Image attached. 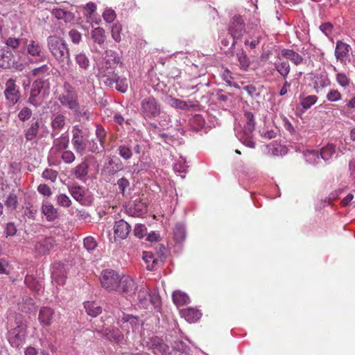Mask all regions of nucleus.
Here are the masks:
<instances>
[{"instance_id":"43","label":"nucleus","mask_w":355,"mask_h":355,"mask_svg":"<svg viewBox=\"0 0 355 355\" xmlns=\"http://www.w3.org/2000/svg\"><path fill=\"white\" fill-rule=\"evenodd\" d=\"M24 283L31 289L40 292L42 288V285L39 283L33 276L26 275L25 277Z\"/></svg>"},{"instance_id":"33","label":"nucleus","mask_w":355,"mask_h":355,"mask_svg":"<svg viewBox=\"0 0 355 355\" xmlns=\"http://www.w3.org/2000/svg\"><path fill=\"white\" fill-rule=\"evenodd\" d=\"M91 37L95 43L102 45L105 41V31L103 28H95L91 31Z\"/></svg>"},{"instance_id":"45","label":"nucleus","mask_w":355,"mask_h":355,"mask_svg":"<svg viewBox=\"0 0 355 355\" xmlns=\"http://www.w3.org/2000/svg\"><path fill=\"white\" fill-rule=\"evenodd\" d=\"M146 211V206L144 203H141L140 202L137 203H134L133 207H130L129 208V213L130 215L133 216H138L143 214H144Z\"/></svg>"},{"instance_id":"19","label":"nucleus","mask_w":355,"mask_h":355,"mask_svg":"<svg viewBox=\"0 0 355 355\" xmlns=\"http://www.w3.org/2000/svg\"><path fill=\"white\" fill-rule=\"evenodd\" d=\"M331 80L326 73L315 75L313 78V85L315 92L319 94L323 88L331 85Z\"/></svg>"},{"instance_id":"2","label":"nucleus","mask_w":355,"mask_h":355,"mask_svg":"<svg viewBox=\"0 0 355 355\" xmlns=\"http://www.w3.org/2000/svg\"><path fill=\"white\" fill-rule=\"evenodd\" d=\"M243 130L238 132V139L246 146L254 148L255 142L252 139V132L255 128V119L253 113L245 112L243 115Z\"/></svg>"},{"instance_id":"6","label":"nucleus","mask_w":355,"mask_h":355,"mask_svg":"<svg viewBox=\"0 0 355 355\" xmlns=\"http://www.w3.org/2000/svg\"><path fill=\"white\" fill-rule=\"evenodd\" d=\"M89 136V131L87 128H83L79 125H75L72 128V144L74 150L79 154L83 155L86 149V140Z\"/></svg>"},{"instance_id":"31","label":"nucleus","mask_w":355,"mask_h":355,"mask_svg":"<svg viewBox=\"0 0 355 355\" xmlns=\"http://www.w3.org/2000/svg\"><path fill=\"white\" fill-rule=\"evenodd\" d=\"M74 59L80 70L87 71L89 69L90 67V61L85 53L83 52L78 53L75 54Z\"/></svg>"},{"instance_id":"24","label":"nucleus","mask_w":355,"mask_h":355,"mask_svg":"<svg viewBox=\"0 0 355 355\" xmlns=\"http://www.w3.org/2000/svg\"><path fill=\"white\" fill-rule=\"evenodd\" d=\"M41 211L48 221H53L58 218L57 209H55L51 203L47 201H43Z\"/></svg>"},{"instance_id":"1","label":"nucleus","mask_w":355,"mask_h":355,"mask_svg":"<svg viewBox=\"0 0 355 355\" xmlns=\"http://www.w3.org/2000/svg\"><path fill=\"white\" fill-rule=\"evenodd\" d=\"M46 44L51 55L61 67L70 65L71 60L69 49L63 38L57 35H50L46 39Z\"/></svg>"},{"instance_id":"3","label":"nucleus","mask_w":355,"mask_h":355,"mask_svg":"<svg viewBox=\"0 0 355 355\" xmlns=\"http://www.w3.org/2000/svg\"><path fill=\"white\" fill-rule=\"evenodd\" d=\"M161 110L160 103L153 96H147L141 101L139 112L146 119H152L159 116Z\"/></svg>"},{"instance_id":"20","label":"nucleus","mask_w":355,"mask_h":355,"mask_svg":"<svg viewBox=\"0 0 355 355\" xmlns=\"http://www.w3.org/2000/svg\"><path fill=\"white\" fill-rule=\"evenodd\" d=\"M131 230V226L124 220L116 221L114 226V237L121 239H125Z\"/></svg>"},{"instance_id":"30","label":"nucleus","mask_w":355,"mask_h":355,"mask_svg":"<svg viewBox=\"0 0 355 355\" xmlns=\"http://www.w3.org/2000/svg\"><path fill=\"white\" fill-rule=\"evenodd\" d=\"M282 55L286 60H291L295 65L300 64L303 62L302 56L291 49H283Z\"/></svg>"},{"instance_id":"5","label":"nucleus","mask_w":355,"mask_h":355,"mask_svg":"<svg viewBox=\"0 0 355 355\" xmlns=\"http://www.w3.org/2000/svg\"><path fill=\"white\" fill-rule=\"evenodd\" d=\"M60 103L70 110L78 108L79 104L78 94L75 89L68 83L63 85V92L57 97Z\"/></svg>"},{"instance_id":"60","label":"nucleus","mask_w":355,"mask_h":355,"mask_svg":"<svg viewBox=\"0 0 355 355\" xmlns=\"http://www.w3.org/2000/svg\"><path fill=\"white\" fill-rule=\"evenodd\" d=\"M57 202L59 205L64 207H69L71 204L70 198L67 195L63 193H61L57 196Z\"/></svg>"},{"instance_id":"23","label":"nucleus","mask_w":355,"mask_h":355,"mask_svg":"<svg viewBox=\"0 0 355 355\" xmlns=\"http://www.w3.org/2000/svg\"><path fill=\"white\" fill-rule=\"evenodd\" d=\"M52 278L58 284H62L66 277V270L62 263H55L52 267Z\"/></svg>"},{"instance_id":"25","label":"nucleus","mask_w":355,"mask_h":355,"mask_svg":"<svg viewBox=\"0 0 355 355\" xmlns=\"http://www.w3.org/2000/svg\"><path fill=\"white\" fill-rule=\"evenodd\" d=\"M40 122L38 119H33L28 125V128L24 131V137L26 140L31 141L34 139L39 131Z\"/></svg>"},{"instance_id":"8","label":"nucleus","mask_w":355,"mask_h":355,"mask_svg":"<svg viewBox=\"0 0 355 355\" xmlns=\"http://www.w3.org/2000/svg\"><path fill=\"white\" fill-rule=\"evenodd\" d=\"M10 329L7 336L8 340L12 347L18 348L24 344L26 335V326L21 322Z\"/></svg>"},{"instance_id":"15","label":"nucleus","mask_w":355,"mask_h":355,"mask_svg":"<svg viewBox=\"0 0 355 355\" xmlns=\"http://www.w3.org/2000/svg\"><path fill=\"white\" fill-rule=\"evenodd\" d=\"M147 347L155 355H168L169 347L159 337L154 336L149 339L147 342Z\"/></svg>"},{"instance_id":"29","label":"nucleus","mask_w":355,"mask_h":355,"mask_svg":"<svg viewBox=\"0 0 355 355\" xmlns=\"http://www.w3.org/2000/svg\"><path fill=\"white\" fill-rule=\"evenodd\" d=\"M274 64L277 72L284 78H287L291 71L288 62L287 60H283L279 58Z\"/></svg>"},{"instance_id":"32","label":"nucleus","mask_w":355,"mask_h":355,"mask_svg":"<svg viewBox=\"0 0 355 355\" xmlns=\"http://www.w3.org/2000/svg\"><path fill=\"white\" fill-rule=\"evenodd\" d=\"M99 76L104 78L103 82L107 86L112 87L114 85H116L118 76L116 73L110 71L100 70Z\"/></svg>"},{"instance_id":"40","label":"nucleus","mask_w":355,"mask_h":355,"mask_svg":"<svg viewBox=\"0 0 355 355\" xmlns=\"http://www.w3.org/2000/svg\"><path fill=\"white\" fill-rule=\"evenodd\" d=\"M318 101V97L315 95L300 96V105L305 110L309 109Z\"/></svg>"},{"instance_id":"52","label":"nucleus","mask_w":355,"mask_h":355,"mask_svg":"<svg viewBox=\"0 0 355 355\" xmlns=\"http://www.w3.org/2000/svg\"><path fill=\"white\" fill-rule=\"evenodd\" d=\"M305 156L306 161L313 164H319L321 159L319 152L315 150L307 151Z\"/></svg>"},{"instance_id":"57","label":"nucleus","mask_w":355,"mask_h":355,"mask_svg":"<svg viewBox=\"0 0 355 355\" xmlns=\"http://www.w3.org/2000/svg\"><path fill=\"white\" fill-rule=\"evenodd\" d=\"M58 177V172L51 168H46L42 173V178L45 180L55 182Z\"/></svg>"},{"instance_id":"26","label":"nucleus","mask_w":355,"mask_h":355,"mask_svg":"<svg viewBox=\"0 0 355 355\" xmlns=\"http://www.w3.org/2000/svg\"><path fill=\"white\" fill-rule=\"evenodd\" d=\"M181 315L190 323L197 322L201 317V312L194 308H187L180 311Z\"/></svg>"},{"instance_id":"21","label":"nucleus","mask_w":355,"mask_h":355,"mask_svg":"<svg viewBox=\"0 0 355 355\" xmlns=\"http://www.w3.org/2000/svg\"><path fill=\"white\" fill-rule=\"evenodd\" d=\"M69 143V138L63 135L55 138L53 142V146L51 148V153L52 155H56L62 153L68 148Z\"/></svg>"},{"instance_id":"50","label":"nucleus","mask_w":355,"mask_h":355,"mask_svg":"<svg viewBox=\"0 0 355 355\" xmlns=\"http://www.w3.org/2000/svg\"><path fill=\"white\" fill-rule=\"evenodd\" d=\"M326 99L331 103H335L342 99V94L337 89H331L326 94Z\"/></svg>"},{"instance_id":"62","label":"nucleus","mask_w":355,"mask_h":355,"mask_svg":"<svg viewBox=\"0 0 355 355\" xmlns=\"http://www.w3.org/2000/svg\"><path fill=\"white\" fill-rule=\"evenodd\" d=\"M5 204L8 208L11 209H15L17 205V198L16 195L14 193H10L8 196Z\"/></svg>"},{"instance_id":"18","label":"nucleus","mask_w":355,"mask_h":355,"mask_svg":"<svg viewBox=\"0 0 355 355\" xmlns=\"http://www.w3.org/2000/svg\"><path fill=\"white\" fill-rule=\"evenodd\" d=\"M55 245V241L53 238H42L35 244V250L37 254L44 255L49 253L51 249H52Z\"/></svg>"},{"instance_id":"37","label":"nucleus","mask_w":355,"mask_h":355,"mask_svg":"<svg viewBox=\"0 0 355 355\" xmlns=\"http://www.w3.org/2000/svg\"><path fill=\"white\" fill-rule=\"evenodd\" d=\"M143 259L146 262V269L153 270L155 269L157 264V259L155 258L154 254L151 252L144 251L143 252Z\"/></svg>"},{"instance_id":"46","label":"nucleus","mask_w":355,"mask_h":355,"mask_svg":"<svg viewBox=\"0 0 355 355\" xmlns=\"http://www.w3.org/2000/svg\"><path fill=\"white\" fill-rule=\"evenodd\" d=\"M86 148L92 153H99L105 150V145L101 143L98 144V141L92 139L86 144Z\"/></svg>"},{"instance_id":"27","label":"nucleus","mask_w":355,"mask_h":355,"mask_svg":"<svg viewBox=\"0 0 355 355\" xmlns=\"http://www.w3.org/2000/svg\"><path fill=\"white\" fill-rule=\"evenodd\" d=\"M119 62V58L116 53L113 51H107L104 58V63L100 70L112 69L114 65Z\"/></svg>"},{"instance_id":"9","label":"nucleus","mask_w":355,"mask_h":355,"mask_svg":"<svg viewBox=\"0 0 355 355\" xmlns=\"http://www.w3.org/2000/svg\"><path fill=\"white\" fill-rule=\"evenodd\" d=\"M230 39L233 40L232 46H234L236 41L245 33L244 20L241 16H234L229 26Z\"/></svg>"},{"instance_id":"51","label":"nucleus","mask_w":355,"mask_h":355,"mask_svg":"<svg viewBox=\"0 0 355 355\" xmlns=\"http://www.w3.org/2000/svg\"><path fill=\"white\" fill-rule=\"evenodd\" d=\"M83 245L88 252H92L97 247V242L94 237L87 236L83 240Z\"/></svg>"},{"instance_id":"54","label":"nucleus","mask_w":355,"mask_h":355,"mask_svg":"<svg viewBox=\"0 0 355 355\" xmlns=\"http://www.w3.org/2000/svg\"><path fill=\"white\" fill-rule=\"evenodd\" d=\"M95 135L98 141L104 145L107 136V132L105 128L101 125H96Z\"/></svg>"},{"instance_id":"63","label":"nucleus","mask_w":355,"mask_h":355,"mask_svg":"<svg viewBox=\"0 0 355 355\" xmlns=\"http://www.w3.org/2000/svg\"><path fill=\"white\" fill-rule=\"evenodd\" d=\"M42 88V83L41 81H35L32 85L30 95L37 97L41 92Z\"/></svg>"},{"instance_id":"22","label":"nucleus","mask_w":355,"mask_h":355,"mask_svg":"<svg viewBox=\"0 0 355 355\" xmlns=\"http://www.w3.org/2000/svg\"><path fill=\"white\" fill-rule=\"evenodd\" d=\"M75 119L80 123H85L87 121H89L92 116V112L89 111V109L85 106H80V104L78 105V108L73 109Z\"/></svg>"},{"instance_id":"39","label":"nucleus","mask_w":355,"mask_h":355,"mask_svg":"<svg viewBox=\"0 0 355 355\" xmlns=\"http://www.w3.org/2000/svg\"><path fill=\"white\" fill-rule=\"evenodd\" d=\"M69 192L76 200L83 204L85 191L83 187L80 186H73L69 188Z\"/></svg>"},{"instance_id":"11","label":"nucleus","mask_w":355,"mask_h":355,"mask_svg":"<svg viewBox=\"0 0 355 355\" xmlns=\"http://www.w3.org/2000/svg\"><path fill=\"white\" fill-rule=\"evenodd\" d=\"M335 57L338 62L347 65L351 62L352 55V47L343 41H338L335 48Z\"/></svg>"},{"instance_id":"41","label":"nucleus","mask_w":355,"mask_h":355,"mask_svg":"<svg viewBox=\"0 0 355 355\" xmlns=\"http://www.w3.org/2000/svg\"><path fill=\"white\" fill-rule=\"evenodd\" d=\"M173 232L175 239L177 242L181 243L184 240L186 236V229L183 224L177 223L175 226Z\"/></svg>"},{"instance_id":"42","label":"nucleus","mask_w":355,"mask_h":355,"mask_svg":"<svg viewBox=\"0 0 355 355\" xmlns=\"http://www.w3.org/2000/svg\"><path fill=\"white\" fill-rule=\"evenodd\" d=\"M173 170L175 173L180 175L182 178H184V175L182 174L185 173L187 170L185 159L180 157V159L174 164Z\"/></svg>"},{"instance_id":"36","label":"nucleus","mask_w":355,"mask_h":355,"mask_svg":"<svg viewBox=\"0 0 355 355\" xmlns=\"http://www.w3.org/2000/svg\"><path fill=\"white\" fill-rule=\"evenodd\" d=\"M14 60L11 52L0 53V67L3 69H10L13 67Z\"/></svg>"},{"instance_id":"35","label":"nucleus","mask_w":355,"mask_h":355,"mask_svg":"<svg viewBox=\"0 0 355 355\" xmlns=\"http://www.w3.org/2000/svg\"><path fill=\"white\" fill-rule=\"evenodd\" d=\"M173 302L178 306H182L190 302L189 297L180 291H174L172 295Z\"/></svg>"},{"instance_id":"61","label":"nucleus","mask_w":355,"mask_h":355,"mask_svg":"<svg viewBox=\"0 0 355 355\" xmlns=\"http://www.w3.org/2000/svg\"><path fill=\"white\" fill-rule=\"evenodd\" d=\"M116 17L115 11L111 8L105 9L103 13V18L107 23L112 22L116 19Z\"/></svg>"},{"instance_id":"10","label":"nucleus","mask_w":355,"mask_h":355,"mask_svg":"<svg viewBox=\"0 0 355 355\" xmlns=\"http://www.w3.org/2000/svg\"><path fill=\"white\" fill-rule=\"evenodd\" d=\"M138 286L135 282L129 276H122L119 287L116 290L121 293L127 299L131 300L135 299V291L137 290Z\"/></svg>"},{"instance_id":"47","label":"nucleus","mask_w":355,"mask_h":355,"mask_svg":"<svg viewBox=\"0 0 355 355\" xmlns=\"http://www.w3.org/2000/svg\"><path fill=\"white\" fill-rule=\"evenodd\" d=\"M336 81L343 88H347L349 87L351 83L350 78L345 73L342 72H339L336 74Z\"/></svg>"},{"instance_id":"64","label":"nucleus","mask_w":355,"mask_h":355,"mask_svg":"<svg viewBox=\"0 0 355 355\" xmlns=\"http://www.w3.org/2000/svg\"><path fill=\"white\" fill-rule=\"evenodd\" d=\"M69 36L73 44H78L82 40V35L76 30L72 29L69 32Z\"/></svg>"},{"instance_id":"55","label":"nucleus","mask_w":355,"mask_h":355,"mask_svg":"<svg viewBox=\"0 0 355 355\" xmlns=\"http://www.w3.org/2000/svg\"><path fill=\"white\" fill-rule=\"evenodd\" d=\"M169 103L172 107L182 110H188L189 108V106L186 101L175 98H171Z\"/></svg>"},{"instance_id":"7","label":"nucleus","mask_w":355,"mask_h":355,"mask_svg":"<svg viewBox=\"0 0 355 355\" xmlns=\"http://www.w3.org/2000/svg\"><path fill=\"white\" fill-rule=\"evenodd\" d=\"M121 277L114 270L106 269L101 272L100 282L103 288L108 291H116Z\"/></svg>"},{"instance_id":"48","label":"nucleus","mask_w":355,"mask_h":355,"mask_svg":"<svg viewBox=\"0 0 355 355\" xmlns=\"http://www.w3.org/2000/svg\"><path fill=\"white\" fill-rule=\"evenodd\" d=\"M88 164L86 162H82L75 168V175L78 179L84 178L88 173Z\"/></svg>"},{"instance_id":"13","label":"nucleus","mask_w":355,"mask_h":355,"mask_svg":"<svg viewBox=\"0 0 355 355\" xmlns=\"http://www.w3.org/2000/svg\"><path fill=\"white\" fill-rule=\"evenodd\" d=\"M27 54L33 57L32 62H40L46 59L42 44L37 40H30L26 45Z\"/></svg>"},{"instance_id":"12","label":"nucleus","mask_w":355,"mask_h":355,"mask_svg":"<svg viewBox=\"0 0 355 355\" xmlns=\"http://www.w3.org/2000/svg\"><path fill=\"white\" fill-rule=\"evenodd\" d=\"M3 94L9 105H14L19 101L21 96L19 88L14 79L9 78L6 81Z\"/></svg>"},{"instance_id":"16","label":"nucleus","mask_w":355,"mask_h":355,"mask_svg":"<svg viewBox=\"0 0 355 355\" xmlns=\"http://www.w3.org/2000/svg\"><path fill=\"white\" fill-rule=\"evenodd\" d=\"M118 323L121 324L122 330L128 334L130 328L134 330V328L139 325L140 320L138 317L123 313L122 316L118 320Z\"/></svg>"},{"instance_id":"28","label":"nucleus","mask_w":355,"mask_h":355,"mask_svg":"<svg viewBox=\"0 0 355 355\" xmlns=\"http://www.w3.org/2000/svg\"><path fill=\"white\" fill-rule=\"evenodd\" d=\"M51 14L58 19H62L65 22H71L74 20L73 13L61 8H54Z\"/></svg>"},{"instance_id":"14","label":"nucleus","mask_w":355,"mask_h":355,"mask_svg":"<svg viewBox=\"0 0 355 355\" xmlns=\"http://www.w3.org/2000/svg\"><path fill=\"white\" fill-rule=\"evenodd\" d=\"M66 124L67 117L64 114L59 112L53 114L51 117V138H55L56 135L63 130Z\"/></svg>"},{"instance_id":"58","label":"nucleus","mask_w":355,"mask_h":355,"mask_svg":"<svg viewBox=\"0 0 355 355\" xmlns=\"http://www.w3.org/2000/svg\"><path fill=\"white\" fill-rule=\"evenodd\" d=\"M119 154L125 159L131 158L132 153L130 148L125 145L119 146L118 148Z\"/></svg>"},{"instance_id":"17","label":"nucleus","mask_w":355,"mask_h":355,"mask_svg":"<svg viewBox=\"0 0 355 355\" xmlns=\"http://www.w3.org/2000/svg\"><path fill=\"white\" fill-rule=\"evenodd\" d=\"M55 317V311L49 306L40 308L38 314V321L42 327H49L52 324Z\"/></svg>"},{"instance_id":"53","label":"nucleus","mask_w":355,"mask_h":355,"mask_svg":"<svg viewBox=\"0 0 355 355\" xmlns=\"http://www.w3.org/2000/svg\"><path fill=\"white\" fill-rule=\"evenodd\" d=\"M116 89L121 92L125 93L127 92L128 88V83L126 78H120L119 76H117L116 85Z\"/></svg>"},{"instance_id":"56","label":"nucleus","mask_w":355,"mask_h":355,"mask_svg":"<svg viewBox=\"0 0 355 355\" xmlns=\"http://www.w3.org/2000/svg\"><path fill=\"white\" fill-rule=\"evenodd\" d=\"M121 30H122V26L120 24H115L112 27V30H111L112 37L114 40V41L116 42H119L121 40Z\"/></svg>"},{"instance_id":"34","label":"nucleus","mask_w":355,"mask_h":355,"mask_svg":"<svg viewBox=\"0 0 355 355\" xmlns=\"http://www.w3.org/2000/svg\"><path fill=\"white\" fill-rule=\"evenodd\" d=\"M84 307L87 314L92 317H96L102 312L101 306L95 302H86Z\"/></svg>"},{"instance_id":"49","label":"nucleus","mask_w":355,"mask_h":355,"mask_svg":"<svg viewBox=\"0 0 355 355\" xmlns=\"http://www.w3.org/2000/svg\"><path fill=\"white\" fill-rule=\"evenodd\" d=\"M236 58L238 61L239 62L240 66L243 69L246 70L250 66V60L248 58L246 53L243 51V49H241L236 53Z\"/></svg>"},{"instance_id":"4","label":"nucleus","mask_w":355,"mask_h":355,"mask_svg":"<svg viewBox=\"0 0 355 355\" xmlns=\"http://www.w3.org/2000/svg\"><path fill=\"white\" fill-rule=\"evenodd\" d=\"M137 293H135V299L140 308L147 309L148 305L151 304L155 308H157L160 304V298L155 293H150L149 290L145 286H140L137 288Z\"/></svg>"},{"instance_id":"59","label":"nucleus","mask_w":355,"mask_h":355,"mask_svg":"<svg viewBox=\"0 0 355 355\" xmlns=\"http://www.w3.org/2000/svg\"><path fill=\"white\" fill-rule=\"evenodd\" d=\"M32 110L28 107L22 108L18 113V118L21 121H28L32 116Z\"/></svg>"},{"instance_id":"38","label":"nucleus","mask_w":355,"mask_h":355,"mask_svg":"<svg viewBox=\"0 0 355 355\" xmlns=\"http://www.w3.org/2000/svg\"><path fill=\"white\" fill-rule=\"evenodd\" d=\"M335 153V146L331 144H328L321 149L319 154L321 159H324V161H327L332 157Z\"/></svg>"},{"instance_id":"44","label":"nucleus","mask_w":355,"mask_h":355,"mask_svg":"<svg viewBox=\"0 0 355 355\" xmlns=\"http://www.w3.org/2000/svg\"><path fill=\"white\" fill-rule=\"evenodd\" d=\"M344 108L347 110L346 116L353 120H355V115H352V110L355 111V94L352 95L351 98L345 101Z\"/></svg>"}]
</instances>
